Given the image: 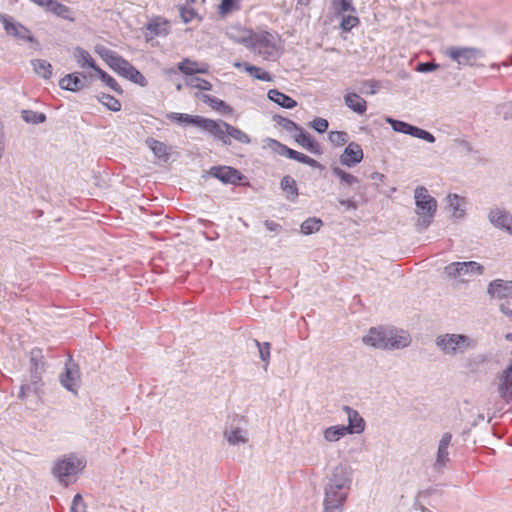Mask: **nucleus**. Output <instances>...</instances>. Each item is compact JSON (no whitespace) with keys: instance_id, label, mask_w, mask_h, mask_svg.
I'll use <instances>...</instances> for the list:
<instances>
[{"instance_id":"f257e3e1","label":"nucleus","mask_w":512,"mask_h":512,"mask_svg":"<svg viewBox=\"0 0 512 512\" xmlns=\"http://www.w3.org/2000/svg\"><path fill=\"white\" fill-rule=\"evenodd\" d=\"M352 480V469L348 465L338 464L332 469L324 486L323 512H343Z\"/></svg>"},{"instance_id":"f03ea898","label":"nucleus","mask_w":512,"mask_h":512,"mask_svg":"<svg viewBox=\"0 0 512 512\" xmlns=\"http://www.w3.org/2000/svg\"><path fill=\"white\" fill-rule=\"evenodd\" d=\"M236 43L244 45L264 60L276 61L281 56V47L277 36L269 31L244 30L236 37Z\"/></svg>"},{"instance_id":"7ed1b4c3","label":"nucleus","mask_w":512,"mask_h":512,"mask_svg":"<svg viewBox=\"0 0 512 512\" xmlns=\"http://www.w3.org/2000/svg\"><path fill=\"white\" fill-rule=\"evenodd\" d=\"M96 52L100 58L119 76L137 84L141 87L148 85L147 79L144 75L134 67L128 60L123 58L114 50H111L105 46H97Z\"/></svg>"},{"instance_id":"20e7f679","label":"nucleus","mask_w":512,"mask_h":512,"mask_svg":"<svg viewBox=\"0 0 512 512\" xmlns=\"http://www.w3.org/2000/svg\"><path fill=\"white\" fill-rule=\"evenodd\" d=\"M86 467L84 458L78 457L74 453L64 455L54 462L52 467V474L58 482L67 487L75 482V476L82 472Z\"/></svg>"},{"instance_id":"39448f33","label":"nucleus","mask_w":512,"mask_h":512,"mask_svg":"<svg viewBox=\"0 0 512 512\" xmlns=\"http://www.w3.org/2000/svg\"><path fill=\"white\" fill-rule=\"evenodd\" d=\"M416 213L419 215L416 224L419 232L425 231L433 221L437 211V200L429 195L428 190L423 187H417L414 192Z\"/></svg>"},{"instance_id":"423d86ee","label":"nucleus","mask_w":512,"mask_h":512,"mask_svg":"<svg viewBox=\"0 0 512 512\" xmlns=\"http://www.w3.org/2000/svg\"><path fill=\"white\" fill-rule=\"evenodd\" d=\"M437 348L445 355L456 356L475 347V341L465 334L446 333L436 337Z\"/></svg>"},{"instance_id":"0eeeda50","label":"nucleus","mask_w":512,"mask_h":512,"mask_svg":"<svg viewBox=\"0 0 512 512\" xmlns=\"http://www.w3.org/2000/svg\"><path fill=\"white\" fill-rule=\"evenodd\" d=\"M210 135L225 146L231 145L232 139L241 144L251 143V138L247 133L221 119L213 120Z\"/></svg>"},{"instance_id":"6e6552de","label":"nucleus","mask_w":512,"mask_h":512,"mask_svg":"<svg viewBox=\"0 0 512 512\" xmlns=\"http://www.w3.org/2000/svg\"><path fill=\"white\" fill-rule=\"evenodd\" d=\"M445 55L459 66H476L485 57L482 49L477 47L451 46L445 50Z\"/></svg>"},{"instance_id":"1a4fd4ad","label":"nucleus","mask_w":512,"mask_h":512,"mask_svg":"<svg viewBox=\"0 0 512 512\" xmlns=\"http://www.w3.org/2000/svg\"><path fill=\"white\" fill-rule=\"evenodd\" d=\"M0 22L9 36L28 42L34 49H39V41L32 35L31 31L21 23L14 20L12 16L0 14Z\"/></svg>"},{"instance_id":"9d476101","label":"nucleus","mask_w":512,"mask_h":512,"mask_svg":"<svg viewBox=\"0 0 512 512\" xmlns=\"http://www.w3.org/2000/svg\"><path fill=\"white\" fill-rule=\"evenodd\" d=\"M267 142H268V146L271 148V150L279 156H283L288 159L295 160L302 164L308 165L309 167H312V168H319L321 166L317 160L307 156L306 154H303L299 151H296V150L288 147L287 145L281 143L280 141H278L276 139L268 138Z\"/></svg>"},{"instance_id":"9b49d317","label":"nucleus","mask_w":512,"mask_h":512,"mask_svg":"<svg viewBox=\"0 0 512 512\" xmlns=\"http://www.w3.org/2000/svg\"><path fill=\"white\" fill-rule=\"evenodd\" d=\"M386 123H388L393 131L410 135L412 137L424 140L428 143H434L436 141L435 136L427 130L414 126L408 122L397 120L392 117H386Z\"/></svg>"},{"instance_id":"f8f14e48","label":"nucleus","mask_w":512,"mask_h":512,"mask_svg":"<svg viewBox=\"0 0 512 512\" xmlns=\"http://www.w3.org/2000/svg\"><path fill=\"white\" fill-rule=\"evenodd\" d=\"M30 377L34 391L37 393L38 389L42 385V376L46 371V362L44 360L43 350L38 347H34L30 351Z\"/></svg>"},{"instance_id":"ddd939ff","label":"nucleus","mask_w":512,"mask_h":512,"mask_svg":"<svg viewBox=\"0 0 512 512\" xmlns=\"http://www.w3.org/2000/svg\"><path fill=\"white\" fill-rule=\"evenodd\" d=\"M444 271L451 278L461 276L473 277L482 275L484 273V266L476 261L452 262L445 267Z\"/></svg>"},{"instance_id":"4468645a","label":"nucleus","mask_w":512,"mask_h":512,"mask_svg":"<svg viewBox=\"0 0 512 512\" xmlns=\"http://www.w3.org/2000/svg\"><path fill=\"white\" fill-rule=\"evenodd\" d=\"M59 381L66 390L77 394L80 382V371L78 364L74 362L72 356L68 357L64 371L59 376Z\"/></svg>"},{"instance_id":"2eb2a0df","label":"nucleus","mask_w":512,"mask_h":512,"mask_svg":"<svg viewBox=\"0 0 512 512\" xmlns=\"http://www.w3.org/2000/svg\"><path fill=\"white\" fill-rule=\"evenodd\" d=\"M166 118L178 124H186L198 127L210 134L214 119L206 118L199 115H190L186 113L169 112Z\"/></svg>"},{"instance_id":"dca6fc26","label":"nucleus","mask_w":512,"mask_h":512,"mask_svg":"<svg viewBox=\"0 0 512 512\" xmlns=\"http://www.w3.org/2000/svg\"><path fill=\"white\" fill-rule=\"evenodd\" d=\"M209 174L223 184L238 185L244 178L238 169L230 166H212Z\"/></svg>"},{"instance_id":"f3484780","label":"nucleus","mask_w":512,"mask_h":512,"mask_svg":"<svg viewBox=\"0 0 512 512\" xmlns=\"http://www.w3.org/2000/svg\"><path fill=\"white\" fill-rule=\"evenodd\" d=\"M388 329L384 327H372L362 339L363 343L377 349H388Z\"/></svg>"},{"instance_id":"a211bd4d","label":"nucleus","mask_w":512,"mask_h":512,"mask_svg":"<svg viewBox=\"0 0 512 512\" xmlns=\"http://www.w3.org/2000/svg\"><path fill=\"white\" fill-rule=\"evenodd\" d=\"M452 440V434L446 432L442 435L438 443L436 460L434 462V469L441 472L446 464L450 461L448 448Z\"/></svg>"},{"instance_id":"6ab92c4d","label":"nucleus","mask_w":512,"mask_h":512,"mask_svg":"<svg viewBox=\"0 0 512 512\" xmlns=\"http://www.w3.org/2000/svg\"><path fill=\"white\" fill-rule=\"evenodd\" d=\"M364 157L361 146L356 142H350L340 156V163L347 167L359 164Z\"/></svg>"},{"instance_id":"aec40b11","label":"nucleus","mask_w":512,"mask_h":512,"mask_svg":"<svg viewBox=\"0 0 512 512\" xmlns=\"http://www.w3.org/2000/svg\"><path fill=\"white\" fill-rule=\"evenodd\" d=\"M146 37H165L170 33L169 21L162 17H155L149 20L146 25Z\"/></svg>"},{"instance_id":"412c9836","label":"nucleus","mask_w":512,"mask_h":512,"mask_svg":"<svg viewBox=\"0 0 512 512\" xmlns=\"http://www.w3.org/2000/svg\"><path fill=\"white\" fill-rule=\"evenodd\" d=\"M487 293L492 298L506 299L512 297V280L506 281L503 279H496L489 283Z\"/></svg>"},{"instance_id":"4be33fe9","label":"nucleus","mask_w":512,"mask_h":512,"mask_svg":"<svg viewBox=\"0 0 512 512\" xmlns=\"http://www.w3.org/2000/svg\"><path fill=\"white\" fill-rule=\"evenodd\" d=\"M488 219L494 227L504 230L507 233L511 228L510 225H512V214L503 209H491L488 214Z\"/></svg>"},{"instance_id":"5701e85b","label":"nucleus","mask_w":512,"mask_h":512,"mask_svg":"<svg viewBox=\"0 0 512 512\" xmlns=\"http://www.w3.org/2000/svg\"><path fill=\"white\" fill-rule=\"evenodd\" d=\"M347 414L348 425H345L349 434H360L365 430V421L359 412L350 406H343Z\"/></svg>"},{"instance_id":"b1692460","label":"nucleus","mask_w":512,"mask_h":512,"mask_svg":"<svg viewBox=\"0 0 512 512\" xmlns=\"http://www.w3.org/2000/svg\"><path fill=\"white\" fill-rule=\"evenodd\" d=\"M295 141L312 154L321 155L323 152L320 143L302 127L295 136Z\"/></svg>"},{"instance_id":"393cba45","label":"nucleus","mask_w":512,"mask_h":512,"mask_svg":"<svg viewBox=\"0 0 512 512\" xmlns=\"http://www.w3.org/2000/svg\"><path fill=\"white\" fill-rule=\"evenodd\" d=\"M388 349H401L410 345L411 337L403 330L388 329Z\"/></svg>"},{"instance_id":"a878e982","label":"nucleus","mask_w":512,"mask_h":512,"mask_svg":"<svg viewBox=\"0 0 512 512\" xmlns=\"http://www.w3.org/2000/svg\"><path fill=\"white\" fill-rule=\"evenodd\" d=\"M501 382L498 387L500 397L509 402L512 400V361L511 364L502 372Z\"/></svg>"},{"instance_id":"bb28decb","label":"nucleus","mask_w":512,"mask_h":512,"mask_svg":"<svg viewBox=\"0 0 512 512\" xmlns=\"http://www.w3.org/2000/svg\"><path fill=\"white\" fill-rule=\"evenodd\" d=\"M82 74L79 72H73L65 75L59 81V86L63 90L77 92L85 88V83L81 79Z\"/></svg>"},{"instance_id":"cd10ccee","label":"nucleus","mask_w":512,"mask_h":512,"mask_svg":"<svg viewBox=\"0 0 512 512\" xmlns=\"http://www.w3.org/2000/svg\"><path fill=\"white\" fill-rule=\"evenodd\" d=\"M267 98L284 109H293L297 106V101L289 95L274 88L270 89L267 93Z\"/></svg>"},{"instance_id":"c85d7f7f","label":"nucleus","mask_w":512,"mask_h":512,"mask_svg":"<svg viewBox=\"0 0 512 512\" xmlns=\"http://www.w3.org/2000/svg\"><path fill=\"white\" fill-rule=\"evenodd\" d=\"M344 101L346 106L357 114H364L367 110V102L357 93H346Z\"/></svg>"},{"instance_id":"c756f323","label":"nucleus","mask_w":512,"mask_h":512,"mask_svg":"<svg viewBox=\"0 0 512 512\" xmlns=\"http://www.w3.org/2000/svg\"><path fill=\"white\" fill-rule=\"evenodd\" d=\"M280 188L286 194V198L289 201H291V202L296 201V199L299 196V190H298L297 182L292 176H290V175L283 176L280 181Z\"/></svg>"},{"instance_id":"7c9ffc66","label":"nucleus","mask_w":512,"mask_h":512,"mask_svg":"<svg viewBox=\"0 0 512 512\" xmlns=\"http://www.w3.org/2000/svg\"><path fill=\"white\" fill-rule=\"evenodd\" d=\"M145 143L157 158L164 161H167L169 159L170 148L164 142L156 140L152 137H148L145 140Z\"/></svg>"},{"instance_id":"2f4dec72","label":"nucleus","mask_w":512,"mask_h":512,"mask_svg":"<svg viewBox=\"0 0 512 512\" xmlns=\"http://www.w3.org/2000/svg\"><path fill=\"white\" fill-rule=\"evenodd\" d=\"M73 56L79 64V66L82 68L89 67L94 71H96V69L99 68L95 60L91 57L90 53L81 47H76L74 49Z\"/></svg>"},{"instance_id":"473e14b6","label":"nucleus","mask_w":512,"mask_h":512,"mask_svg":"<svg viewBox=\"0 0 512 512\" xmlns=\"http://www.w3.org/2000/svg\"><path fill=\"white\" fill-rule=\"evenodd\" d=\"M224 435L230 445L246 444L248 442L247 432L239 427L225 431Z\"/></svg>"},{"instance_id":"72a5a7b5","label":"nucleus","mask_w":512,"mask_h":512,"mask_svg":"<svg viewBox=\"0 0 512 512\" xmlns=\"http://www.w3.org/2000/svg\"><path fill=\"white\" fill-rule=\"evenodd\" d=\"M347 434L349 433L345 425L330 426L323 432L324 439L328 442H337Z\"/></svg>"},{"instance_id":"f704fd0d","label":"nucleus","mask_w":512,"mask_h":512,"mask_svg":"<svg viewBox=\"0 0 512 512\" xmlns=\"http://www.w3.org/2000/svg\"><path fill=\"white\" fill-rule=\"evenodd\" d=\"M198 97L205 104H208L212 109H214L216 111H220L222 113H227L231 110L230 106L228 104H226L225 101H223L217 97H214V96H211L208 94H201V95H198Z\"/></svg>"},{"instance_id":"c9c22d12","label":"nucleus","mask_w":512,"mask_h":512,"mask_svg":"<svg viewBox=\"0 0 512 512\" xmlns=\"http://www.w3.org/2000/svg\"><path fill=\"white\" fill-rule=\"evenodd\" d=\"M194 3H195V0H187L184 5L180 6V8H179L180 17L184 23H190L195 18H198L199 20H201L198 13L196 12V10L193 7Z\"/></svg>"},{"instance_id":"e433bc0d","label":"nucleus","mask_w":512,"mask_h":512,"mask_svg":"<svg viewBox=\"0 0 512 512\" xmlns=\"http://www.w3.org/2000/svg\"><path fill=\"white\" fill-rule=\"evenodd\" d=\"M99 77V79L108 86L111 90L116 92L119 95H122L124 93L122 87L118 84V82L109 75L106 71L101 69L100 67L96 69L95 71Z\"/></svg>"},{"instance_id":"4c0bfd02","label":"nucleus","mask_w":512,"mask_h":512,"mask_svg":"<svg viewBox=\"0 0 512 512\" xmlns=\"http://www.w3.org/2000/svg\"><path fill=\"white\" fill-rule=\"evenodd\" d=\"M34 71L37 75L44 79H49L52 76V65L43 59H35L31 61Z\"/></svg>"},{"instance_id":"58836bf2","label":"nucleus","mask_w":512,"mask_h":512,"mask_svg":"<svg viewBox=\"0 0 512 512\" xmlns=\"http://www.w3.org/2000/svg\"><path fill=\"white\" fill-rule=\"evenodd\" d=\"M323 221L317 217L307 218L300 226L301 233L304 235H311L320 230Z\"/></svg>"},{"instance_id":"ea45409f","label":"nucleus","mask_w":512,"mask_h":512,"mask_svg":"<svg viewBox=\"0 0 512 512\" xmlns=\"http://www.w3.org/2000/svg\"><path fill=\"white\" fill-rule=\"evenodd\" d=\"M48 10L61 17L65 20L74 21V18L71 16V10L68 6L52 0V2L47 6Z\"/></svg>"},{"instance_id":"a19ab883","label":"nucleus","mask_w":512,"mask_h":512,"mask_svg":"<svg viewBox=\"0 0 512 512\" xmlns=\"http://www.w3.org/2000/svg\"><path fill=\"white\" fill-rule=\"evenodd\" d=\"M96 98L102 105L112 112H118L121 110V102L110 94L99 93Z\"/></svg>"},{"instance_id":"79ce46f5","label":"nucleus","mask_w":512,"mask_h":512,"mask_svg":"<svg viewBox=\"0 0 512 512\" xmlns=\"http://www.w3.org/2000/svg\"><path fill=\"white\" fill-rule=\"evenodd\" d=\"M331 7L337 16H340L345 12L356 13L353 0H332Z\"/></svg>"},{"instance_id":"37998d69","label":"nucleus","mask_w":512,"mask_h":512,"mask_svg":"<svg viewBox=\"0 0 512 512\" xmlns=\"http://www.w3.org/2000/svg\"><path fill=\"white\" fill-rule=\"evenodd\" d=\"M332 174L338 177L342 184H345L347 186H353L360 182L356 176L339 167H333Z\"/></svg>"},{"instance_id":"c03bdc74","label":"nucleus","mask_w":512,"mask_h":512,"mask_svg":"<svg viewBox=\"0 0 512 512\" xmlns=\"http://www.w3.org/2000/svg\"><path fill=\"white\" fill-rule=\"evenodd\" d=\"M21 117L26 123H29V124L44 123L47 119L45 113L37 112V111H33V110H22Z\"/></svg>"},{"instance_id":"a18cd8bd","label":"nucleus","mask_w":512,"mask_h":512,"mask_svg":"<svg viewBox=\"0 0 512 512\" xmlns=\"http://www.w3.org/2000/svg\"><path fill=\"white\" fill-rule=\"evenodd\" d=\"M185 84L190 88H195L202 91L212 90V84L209 81L197 76L186 78Z\"/></svg>"},{"instance_id":"49530a36","label":"nucleus","mask_w":512,"mask_h":512,"mask_svg":"<svg viewBox=\"0 0 512 512\" xmlns=\"http://www.w3.org/2000/svg\"><path fill=\"white\" fill-rule=\"evenodd\" d=\"M198 67V62L193 61L189 58H184L182 61H180L177 65L178 70L189 77H193L196 75V70Z\"/></svg>"},{"instance_id":"de8ad7c7","label":"nucleus","mask_w":512,"mask_h":512,"mask_svg":"<svg viewBox=\"0 0 512 512\" xmlns=\"http://www.w3.org/2000/svg\"><path fill=\"white\" fill-rule=\"evenodd\" d=\"M273 121L277 125H279L282 129L286 130L287 132H292V131L298 132L299 129H301V126L299 124H297L296 122L292 121L291 119L286 118L281 115H274Z\"/></svg>"},{"instance_id":"09e8293b","label":"nucleus","mask_w":512,"mask_h":512,"mask_svg":"<svg viewBox=\"0 0 512 512\" xmlns=\"http://www.w3.org/2000/svg\"><path fill=\"white\" fill-rule=\"evenodd\" d=\"M246 72L257 80H261L264 82H271L273 80V77L269 72L252 64L251 66H247Z\"/></svg>"},{"instance_id":"8fccbe9b","label":"nucleus","mask_w":512,"mask_h":512,"mask_svg":"<svg viewBox=\"0 0 512 512\" xmlns=\"http://www.w3.org/2000/svg\"><path fill=\"white\" fill-rule=\"evenodd\" d=\"M340 16H341L340 28L345 32L351 31L354 27H356L360 23V20L356 15L342 14Z\"/></svg>"},{"instance_id":"3c124183","label":"nucleus","mask_w":512,"mask_h":512,"mask_svg":"<svg viewBox=\"0 0 512 512\" xmlns=\"http://www.w3.org/2000/svg\"><path fill=\"white\" fill-rule=\"evenodd\" d=\"M255 345L258 347L259 350V357L260 359L266 364V366L269 363L270 359V343L269 342H259L258 340H253Z\"/></svg>"},{"instance_id":"603ef678","label":"nucleus","mask_w":512,"mask_h":512,"mask_svg":"<svg viewBox=\"0 0 512 512\" xmlns=\"http://www.w3.org/2000/svg\"><path fill=\"white\" fill-rule=\"evenodd\" d=\"M449 206L453 209L454 215L456 217H460L463 214V210L461 209V205L463 199L459 197L457 194H449L448 197Z\"/></svg>"},{"instance_id":"864d4df0","label":"nucleus","mask_w":512,"mask_h":512,"mask_svg":"<svg viewBox=\"0 0 512 512\" xmlns=\"http://www.w3.org/2000/svg\"><path fill=\"white\" fill-rule=\"evenodd\" d=\"M348 134L345 131H331L329 133V140L336 146L345 145L348 142Z\"/></svg>"},{"instance_id":"5fc2aeb1","label":"nucleus","mask_w":512,"mask_h":512,"mask_svg":"<svg viewBox=\"0 0 512 512\" xmlns=\"http://www.w3.org/2000/svg\"><path fill=\"white\" fill-rule=\"evenodd\" d=\"M70 512H86V504L81 494L77 493L73 497Z\"/></svg>"},{"instance_id":"6e6d98bb","label":"nucleus","mask_w":512,"mask_h":512,"mask_svg":"<svg viewBox=\"0 0 512 512\" xmlns=\"http://www.w3.org/2000/svg\"><path fill=\"white\" fill-rule=\"evenodd\" d=\"M310 126L319 134H323L327 131L329 123L326 119L321 117H316L313 119V121L310 123Z\"/></svg>"},{"instance_id":"4d7b16f0","label":"nucleus","mask_w":512,"mask_h":512,"mask_svg":"<svg viewBox=\"0 0 512 512\" xmlns=\"http://www.w3.org/2000/svg\"><path fill=\"white\" fill-rule=\"evenodd\" d=\"M238 0H222L219 6L220 13L223 15L228 14L234 9L238 8Z\"/></svg>"},{"instance_id":"13d9d810","label":"nucleus","mask_w":512,"mask_h":512,"mask_svg":"<svg viewBox=\"0 0 512 512\" xmlns=\"http://www.w3.org/2000/svg\"><path fill=\"white\" fill-rule=\"evenodd\" d=\"M439 68V65L433 62H419L416 66V71L421 73H429Z\"/></svg>"},{"instance_id":"bf43d9fd","label":"nucleus","mask_w":512,"mask_h":512,"mask_svg":"<svg viewBox=\"0 0 512 512\" xmlns=\"http://www.w3.org/2000/svg\"><path fill=\"white\" fill-rule=\"evenodd\" d=\"M338 203L345 207V209L347 211H355L358 209V204L357 202L352 199V198H347V199H344V198H338Z\"/></svg>"},{"instance_id":"052dcab7","label":"nucleus","mask_w":512,"mask_h":512,"mask_svg":"<svg viewBox=\"0 0 512 512\" xmlns=\"http://www.w3.org/2000/svg\"><path fill=\"white\" fill-rule=\"evenodd\" d=\"M369 88V90H365L364 92L370 95H374L378 92L380 89V84L378 81L375 80H368L364 82V88Z\"/></svg>"},{"instance_id":"680f3d73","label":"nucleus","mask_w":512,"mask_h":512,"mask_svg":"<svg viewBox=\"0 0 512 512\" xmlns=\"http://www.w3.org/2000/svg\"><path fill=\"white\" fill-rule=\"evenodd\" d=\"M32 388L34 389V386L32 385V383L31 384H23V385H21L18 397L21 400H25L27 395H28V393L31 391Z\"/></svg>"},{"instance_id":"e2e57ef3","label":"nucleus","mask_w":512,"mask_h":512,"mask_svg":"<svg viewBox=\"0 0 512 512\" xmlns=\"http://www.w3.org/2000/svg\"><path fill=\"white\" fill-rule=\"evenodd\" d=\"M264 226L266 227L267 230L272 232L278 231L281 228V225L279 223L272 220H265Z\"/></svg>"},{"instance_id":"0e129e2a","label":"nucleus","mask_w":512,"mask_h":512,"mask_svg":"<svg viewBox=\"0 0 512 512\" xmlns=\"http://www.w3.org/2000/svg\"><path fill=\"white\" fill-rule=\"evenodd\" d=\"M370 178H371V180L375 181L376 183L383 182V180L385 179V175L382 173H379V172H373L370 175Z\"/></svg>"},{"instance_id":"69168bd1","label":"nucleus","mask_w":512,"mask_h":512,"mask_svg":"<svg viewBox=\"0 0 512 512\" xmlns=\"http://www.w3.org/2000/svg\"><path fill=\"white\" fill-rule=\"evenodd\" d=\"M208 69H209L208 65L203 64L202 66L198 65V67L195 71H196V74H206V73H208Z\"/></svg>"},{"instance_id":"338daca9","label":"nucleus","mask_w":512,"mask_h":512,"mask_svg":"<svg viewBox=\"0 0 512 512\" xmlns=\"http://www.w3.org/2000/svg\"><path fill=\"white\" fill-rule=\"evenodd\" d=\"M432 492H433V490H432V489H426V490L420 491V492L418 493V498H421V497H427V496H429Z\"/></svg>"},{"instance_id":"774afa93","label":"nucleus","mask_w":512,"mask_h":512,"mask_svg":"<svg viewBox=\"0 0 512 512\" xmlns=\"http://www.w3.org/2000/svg\"><path fill=\"white\" fill-rule=\"evenodd\" d=\"M500 310H501V312H503L504 314L511 316V312H510L511 310H510L506 305L501 304V306H500Z\"/></svg>"}]
</instances>
